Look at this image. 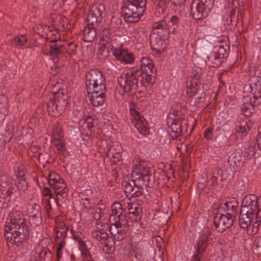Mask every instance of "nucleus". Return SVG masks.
<instances>
[{
  "mask_svg": "<svg viewBox=\"0 0 261 261\" xmlns=\"http://www.w3.org/2000/svg\"><path fill=\"white\" fill-rule=\"evenodd\" d=\"M16 192V190L12 187L1 188V196H0V197L3 198L4 204L6 200L10 202L12 199L15 200L16 198V196L15 195V193Z\"/></svg>",
  "mask_w": 261,
  "mask_h": 261,
  "instance_id": "c756f323",
  "label": "nucleus"
},
{
  "mask_svg": "<svg viewBox=\"0 0 261 261\" xmlns=\"http://www.w3.org/2000/svg\"><path fill=\"white\" fill-rule=\"evenodd\" d=\"M105 11V7L102 4H95L92 5L89 8L87 16V23L100 27Z\"/></svg>",
  "mask_w": 261,
  "mask_h": 261,
  "instance_id": "0eeeda50",
  "label": "nucleus"
},
{
  "mask_svg": "<svg viewBox=\"0 0 261 261\" xmlns=\"http://www.w3.org/2000/svg\"><path fill=\"white\" fill-rule=\"evenodd\" d=\"M162 37L158 36V37H154L153 36H150V44L152 47V45H155L156 46H160L162 44Z\"/></svg>",
  "mask_w": 261,
  "mask_h": 261,
  "instance_id": "603ef678",
  "label": "nucleus"
},
{
  "mask_svg": "<svg viewBox=\"0 0 261 261\" xmlns=\"http://www.w3.org/2000/svg\"><path fill=\"white\" fill-rule=\"evenodd\" d=\"M79 247V249L81 252V254H83V252L88 250L85 242L82 239L78 242Z\"/></svg>",
  "mask_w": 261,
  "mask_h": 261,
  "instance_id": "0e129e2a",
  "label": "nucleus"
},
{
  "mask_svg": "<svg viewBox=\"0 0 261 261\" xmlns=\"http://www.w3.org/2000/svg\"><path fill=\"white\" fill-rule=\"evenodd\" d=\"M224 210V213L227 215H230L233 218H236L237 214V206L234 205L232 202L227 201L224 203H221L218 208V212H220L221 210Z\"/></svg>",
  "mask_w": 261,
  "mask_h": 261,
  "instance_id": "bb28decb",
  "label": "nucleus"
},
{
  "mask_svg": "<svg viewBox=\"0 0 261 261\" xmlns=\"http://www.w3.org/2000/svg\"><path fill=\"white\" fill-rule=\"evenodd\" d=\"M218 177L216 176V175L214 176L213 175L212 177L209 180H207L206 181V184L205 186H216L218 184Z\"/></svg>",
  "mask_w": 261,
  "mask_h": 261,
  "instance_id": "13d9d810",
  "label": "nucleus"
},
{
  "mask_svg": "<svg viewBox=\"0 0 261 261\" xmlns=\"http://www.w3.org/2000/svg\"><path fill=\"white\" fill-rule=\"evenodd\" d=\"M206 64L212 67H217L220 65L222 63V59L213 50L207 53V55L204 56Z\"/></svg>",
  "mask_w": 261,
  "mask_h": 261,
  "instance_id": "393cba45",
  "label": "nucleus"
},
{
  "mask_svg": "<svg viewBox=\"0 0 261 261\" xmlns=\"http://www.w3.org/2000/svg\"><path fill=\"white\" fill-rule=\"evenodd\" d=\"M190 85H188L189 82L187 84V94L189 97H192L199 91V89L203 87V86L198 82L192 81V80H190Z\"/></svg>",
  "mask_w": 261,
  "mask_h": 261,
  "instance_id": "f704fd0d",
  "label": "nucleus"
},
{
  "mask_svg": "<svg viewBox=\"0 0 261 261\" xmlns=\"http://www.w3.org/2000/svg\"><path fill=\"white\" fill-rule=\"evenodd\" d=\"M30 224L37 227L42 223L41 208L38 204L30 205L28 208Z\"/></svg>",
  "mask_w": 261,
  "mask_h": 261,
  "instance_id": "9d476101",
  "label": "nucleus"
},
{
  "mask_svg": "<svg viewBox=\"0 0 261 261\" xmlns=\"http://www.w3.org/2000/svg\"><path fill=\"white\" fill-rule=\"evenodd\" d=\"M62 178H61L60 175L53 172L50 173L48 176V183L49 185L51 186L54 185V184L60 180Z\"/></svg>",
  "mask_w": 261,
  "mask_h": 261,
  "instance_id": "a18cd8bd",
  "label": "nucleus"
},
{
  "mask_svg": "<svg viewBox=\"0 0 261 261\" xmlns=\"http://www.w3.org/2000/svg\"><path fill=\"white\" fill-rule=\"evenodd\" d=\"M51 99L59 105L58 107L61 109L65 110L68 104V95L66 90L64 89H59L57 92L54 93Z\"/></svg>",
  "mask_w": 261,
  "mask_h": 261,
  "instance_id": "a211bd4d",
  "label": "nucleus"
},
{
  "mask_svg": "<svg viewBox=\"0 0 261 261\" xmlns=\"http://www.w3.org/2000/svg\"><path fill=\"white\" fill-rule=\"evenodd\" d=\"M107 88L87 91L91 104L94 107L102 106L106 101Z\"/></svg>",
  "mask_w": 261,
  "mask_h": 261,
  "instance_id": "9b49d317",
  "label": "nucleus"
},
{
  "mask_svg": "<svg viewBox=\"0 0 261 261\" xmlns=\"http://www.w3.org/2000/svg\"><path fill=\"white\" fill-rule=\"evenodd\" d=\"M64 46L65 47V54L67 53L70 56H74L76 54V49L79 47L77 43L72 42L65 45L64 44Z\"/></svg>",
  "mask_w": 261,
  "mask_h": 261,
  "instance_id": "a19ab883",
  "label": "nucleus"
},
{
  "mask_svg": "<svg viewBox=\"0 0 261 261\" xmlns=\"http://www.w3.org/2000/svg\"><path fill=\"white\" fill-rule=\"evenodd\" d=\"M55 146L59 151H64L66 149L65 144L64 141L59 142V143L56 144Z\"/></svg>",
  "mask_w": 261,
  "mask_h": 261,
  "instance_id": "69168bd1",
  "label": "nucleus"
},
{
  "mask_svg": "<svg viewBox=\"0 0 261 261\" xmlns=\"http://www.w3.org/2000/svg\"><path fill=\"white\" fill-rule=\"evenodd\" d=\"M136 182V180L132 179L128 181H124L122 184L125 194L129 199L131 198L135 193L137 191L136 188L138 184Z\"/></svg>",
  "mask_w": 261,
  "mask_h": 261,
  "instance_id": "a878e982",
  "label": "nucleus"
},
{
  "mask_svg": "<svg viewBox=\"0 0 261 261\" xmlns=\"http://www.w3.org/2000/svg\"><path fill=\"white\" fill-rule=\"evenodd\" d=\"M92 236L98 242L105 244V247L107 248V250H111L114 242L112 238L109 236L107 232L101 230H94Z\"/></svg>",
  "mask_w": 261,
  "mask_h": 261,
  "instance_id": "4468645a",
  "label": "nucleus"
},
{
  "mask_svg": "<svg viewBox=\"0 0 261 261\" xmlns=\"http://www.w3.org/2000/svg\"><path fill=\"white\" fill-rule=\"evenodd\" d=\"M214 176L216 175L218 177V179H220L221 180H223L224 178L223 177V171L221 169L219 168H216L214 171L213 174Z\"/></svg>",
  "mask_w": 261,
  "mask_h": 261,
  "instance_id": "bf43d9fd",
  "label": "nucleus"
},
{
  "mask_svg": "<svg viewBox=\"0 0 261 261\" xmlns=\"http://www.w3.org/2000/svg\"><path fill=\"white\" fill-rule=\"evenodd\" d=\"M49 37H51V35H49ZM49 38L51 39V44L49 45L50 54L54 57V60H55L56 58L58 59L61 55L65 54V47L64 44H62V41L59 39V37Z\"/></svg>",
  "mask_w": 261,
  "mask_h": 261,
  "instance_id": "2eb2a0df",
  "label": "nucleus"
},
{
  "mask_svg": "<svg viewBox=\"0 0 261 261\" xmlns=\"http://www.w3.org/2000/svg\"><path fill=\"white\" fill-rule=\"evenodd\" d=\"M249 81L250 88L254 92L243 95L241 107V111L246 117L250 116L254 112L255 107L261 106V77L252 76Z\"/></svg>",
  "mask_w": 261,
  "mask_h": 261,
  "instance_id": "f03ea898",
  "label": "nucleus"
},
{
  "mask_svg": "<svg viewBox=\"0 0 261 261\" xmlns=\"http://www.w3.org/2000/svg\"><path fill=\"white\" fill-rule=\"evenodd\" d=\"M81 254L86 258L87 261H95L92 259V256L88 250H86V251L83 252V254Z\"/></svg>",
  "mask_w": 261,
  "mask_h": 261,
  "instance_id": "774afa93",
  "label": "nucleus"
},
{
  "mask_svg": "<svg viewBox=\"0 0 261 261\" xmlns=\"http://www.w3.org/2000/svg\"><path fill=\"white\" fill-rule=\"evenodd\" d=\"M58 106L59 105H58L57 102L51 98H50L47 103V112L48 114L53 117L60 116L65 110L64 109H61Z\"/></svg>",
  "mask_w": 261,
  "mask_h": 261,
  "instance_id": "c85d7f7f",
  "label": "nucleus"
},
{
  "mask_svg": "<svg viewBox=\"0 0 261 261\" xmlns=\"http://www.w3.org/2000/svg\"><path fill=\"white\" fill-rule=\"evenodd\" d=\"M61 240V241L59 243L58 247L57 250V258L58 260H60L62 257V249L65 246L66 244L65 239Z\"/></svg>",
  "mask_w": 261,
  "mask_h": 261,
  "instance_id": "09e8293b",
  "label": "nucleus"
},
{
  "mask_svg": "<svg viewBox=\"0 0 261 261\" xmlns=\"http://www.w3.org/2000/svg\"><path fill=\"white\" fill-rule=\"evenodd\" d=\"M197 248L195 253L193 256V261H200L203 256L205 249L208 244V239L202 236L200 240L197 242Z\"/></svg>",
  "mask_w": 261,
  "mask_h": 261,
  "instance_id": "dca6fc26",
  "label": "nucleus"
},
{
  "mask_svg": "<svg viewBox=\"0 0 261 261\" xmlns=\"http://www.w3.org/2000/svg\"><path fill=\"white\" fill-rule=\"evenodd\" d=\"M109 220L110 223L117 224L120 227L128 228V221L125 212L121 214H119L118 216L110 215Z\"/></svg>",
  "mask_w": 261,
  "mask_h": 261,
  "instance_id": "412c9836",
  "label": "nucleus"
},
{
  "mask_svg": "<svg viewBox=\"0 0 261 261\" xmlns=\"http://www.w3.org/2000/svg\"><path fill=\"white\" fill-rule=\"evenodd\" d=\"M190 10L193 18L196 20H200L207 16L210 12L199 0L192 1L191 4Z\"/></svg>",
  "mask_w": 261,
  "mask_h": 261,
  "instance_id": "1a4fd4ad",
  "label": "nucleus"
},
{
  "mask_svg": "<svg viewBox=\"0 0 261 261\" xmlns=\"http://www.w3.org/2000/svg\"><path fill=\"white\" fill-rule=\"evenodd\" d=\"M154 67L153 64H150L148 66H141L140 70H135L142 77V80L145 83L153 84L155 82L156 73L153 72Z\"/></svg>",
  "mask_w": 261,
  "mask_h": 261,
  "instance_id": "f8f14e48",
  "label": "nucleus"
},
{
  "mask_svg": "<svg viewBox=\"0 0 261 261\" xmlns=\"http://www.w3.org/2000/svg\"><path fill=\"white\" fill-rule=\"evenodd\" d=\"M245 160L244 156L241 155L239 153L234 152L232 156H230L228 158V163L233 169L237 170L238 168L243 166Z\"/></svg>",
  "mask_w": 261,
  "mask_h": 261,
  "instance_id": "cd10ccee",
  "label": "nucleus"
},
{
  "mask_svg": "<svg viewBox=\"0 0 261 261\" xmlns=\"http://www.w3.org/2000/svg\"><path fill=\"white\" fill-rule=\"evenodd\" d=\"M16 186L18 189L24 191L28 188V182L26 181V178L18 179V182Z\"/></svg>",
  "mask_w": 261,
  "mask_h": 261,
  "instance_id": "de8ad7c7",
  "label": "nucleus"
},
{
  "mask_svg": "<svg viewBox=\"0 0 261 261\" xmlns=\"http://www.w3.org/2000/svg\"><path fill=\"white\" fill-rule=\"evenodd\" d=\"M24 224V218L23 213L21 212H15L12 213L10 222L6 226L5 228L8 230L16 229V227L21 226Z\"/></svg>",
  "mask_w": 261,
  "mask_h": 261,
  "instance_id": "6ab92c4d",
  "label": "nucleus"
},
{
  "mask_svg": "<svg viewBox=\"0 0 261 261\" xmlns=\"http://www.w3.org/2000/svg\"><path fill=\"white\" fill-rule=\"evenodd\" d=\"M151 177V174H147V175H142L139 176L137 180L136 181L138 183L141 182V184H138V185H141V187L147 189V188L149 186V182Z\"/></svg>",
  "mask_w": 261,
  "mask_h": 261,
  "instance_id": "37998d69",
  "label": "nucleus"
},
{
  "mask_svg": "<svg viewBox=\"0 0 261 261\" xmlns=\"http://www.w3.org/2000/svg\"><path fill=\"white\" fill-rule=\"evenodd\" d=\"M28 226L24 224L16 227V229H5L4 237L8 247L14 244L20 246L29 236Z\"/></svg>",
  "mask_w": 261,
  "mask_h": 261,
  "instance_id": "39448f33",
  "label": "nucleus"
},
{
  "mask_svg": "<svg viewBox=\"0 0 261 261\" xmlns=\"http://www.w3.org/2000/svg\"><path fill=\"white\" fill-rule=\"evenodd\" d=\"M56 231V242L58 240L65 239L67 237V232L68 230V227L63 222L57 224L55 228Z\"/></svg>",
  "mask_w": 261,
  "mask_h": 261,
  "instance_id": "7c9ffc66",
  "label": "nucleus"
},
{
  "mask_svg": "<svg viewBox=\"0 0 261 261\" xmlns=\"http://www.w3.org/2000/svg\"><path fill=\"white\" fill-rule=\"evenodd\" d=\"M213 130V128L212 127H209L206 128L204 133V136L208 140H212V134Z\"/></svg>",
  "mask_w": 261,
  "mask_h": 261,
  "instance_id": "e2e57ef3",
  "label": "nucleus"
},
{
  "mask_svg": "<svg viewBox=\"0 0 261 261\" xmlns=\"http://www.w3.org/2000/svg\"><path fill=\"white\" fill-rule=\"evenodd\" d=\"M234 218L230 215L218 212L214 217V224L218 231L223 232L232 225Z\"/></svg>",
  "mask_w": 261,
  "mask_h": 261,
  "instance_id": "6e6552de",
  "label": "nucleus"
},
{
  "mask_svg": "<svg viewBox=\"0 0 261 261\" xmlns=\"http://www.w3.org/2000/svg\"><path fill=\"white\" fill-rule=\"evenodd\" d=\"M99 27H96L94 25L87 23L83 31V39L86 42H93L97 35V30Z\"/></svg>",
  "mask_w": 261,
  "mask_h": 261,
  "instance_id": "aec40b11",
  "label": "nucleus"
},
{
  "mask_svg": "<svg viewBox=\"0 0 261 261\" xmlns=\"http://www.w3.org/2000/svg\"><path fill=\"white\" fill-rule=\"evenodd\" d=\"M51 187L54 189L55 192L56 193V198L54 199L55 201L58 205L59 200L65 201L67 197V185L65 181L61 179L54 184Z\"/></svg>",
  "mask_w": 261,
  "mask_h": 261,
  "instance_id": "ddd939ff",
  "label": "nucleus"
},
{
  "mask_svg": "<svg viewBox=\"0 0 261 261\" xmlns=\"http://www.w3.org/2000/svg\"><path fill=\"white\" fill-rule=\"evenodd\" d=\"M170 135L174 139H176L178 136L182 135V125L180 120H174L172 124L170 125Z\"/></svg>",
  "mask_w": 261,
  "mask_h": 261,
  "instance_id": "473e14b6",
  "label": "nucleus"
},
{
  "mask_svg": "<svg viewBox=\"0 0 261 261\" xmlns=\"http://www.w3.org/2000/svg\"><path fill=\"white\" fill-rule=\"evenodd\" d=\"M228 48L227 45L225 44V46L222 45H218L214 47L213 50L215 53L217 54L218 57H220L221 59L227 57L228 53L226 49Z\"/></svg>",
  "mask_w": 261,
  "mask_h": 261,
  "instance_id": "58836bf2",
  "label": "nucleus"
},
{
  "mask_svg": "<svg viewBox=\"0 0 261 261\" xmlns=\"http://www.w3.org/2000/svg\"><path fill=\"white\" fill-rule=\"evenodd\" d=\"M109 231L115 240L119 241L122 240L126 237V228L120 227L117 224L110 223Z\"/></svg>",
  "mask_w": 261,
  "mask_h": 261,
  "instance_id": "b1692460",
  "label": "nucleus"
},
{
  "mask_svg": "<svg viewBox=\"0 0 261 261\" xmlns=\"http://www.w3.org/2000/svg\"><path fill=\"white\" fill-rule=\"evenodd\" d=\"M11 182V179L8 175L4 173L0 174V186L1 188L6 187Z\"/></svg>",
  "mask_w": 261,
  "mask_h": 261,
  "instance_id": "c03bdc74",
  "label": "nucleus"
},
{
  "mask_svg": "<svg viewBox=\"0 0 261 261\" xmlns=\"http://www.w3.org/2000/svg\"><path fill=\"white\" fill-rule=\"evenodd\" d=\"M216 131L218 132V134L215 137V140L217 141L218 144H220L223 142H225L230 138V133H225L224 132H221L220 126L217 127L216 128Z\"/></svg>",
  "mask_w": 261,
  "mask_h": 261,
  "instance_id": "4c0bfd02",
  "label": "nucleus"
},
{
  "mask_svg": "<svg viewBox=\"0 0 261 261\" xmlns=\"http://www.w3.org/2000/svg\"><path fill=\"white\" fill-rule=\"evenodd\" d=\"M123 45L114 49V56L118 60L125 63H132L134 61V55L132 54L128 53L127 50L122 48Z\"/></svg>",
  "mask_w": 261,
  "mask_h": 261,
  "instance_id": "f3484780",
  "label": "nucleus"
},
{
  "mask_svg": "<svg viewBox=\"0 0 261 261\" xmlns=\"http://www.w3.org/2000/svg\"><path fill=\"white\" fill-rule=\"evenodd\" d=\"M138 73L135 70L130 71L125 74L124 77L118 78V82L123 93L136 91L138 88L145 86L144 81Z\"/></svg>",
  "mask_w": 261,
  "mask_h": 261,
  "instance_id": "20e7f679",
  "label": "nucleus"
},
{
  "mask_svg": "<svg viewBox=\"0 0 261 261\" xmlns=\"http://www.w3.org/2000/svg\"><path fill=\"white\" fill-rule=\"evenodd\" d=\"M261 221V196L254 194L246 195L243 199L239 214V223L243 229L250 226L253 222L252 231L256 233L259 222Z\"/></svg>",
  "mask_w": 261,
  "mask_h": 261,
  "instance_id": "f257e3e1",
  "label": "nucleus"
},
{
  "mask_svg": "<svg viewBox=\"0 0 261 261\" xmlns=\"http://www.w3.org/2000/svg\"><path fill=\"white\" fill-rule=\"evenodd\" d=\"M39 255L41 258L45 260L46 256H48V257L51 256V252L49 250L44 249L40 252Z\"/></svg>",
  "mask_w": 261,
  "mask_h": 261,
  "instance_id": "052dcab7",
  "label": "nucleus"
},
{
  "mask_svg": "<svg viewBox=\"0 0 261 261\" xmlns=\"http://www.w3.org/2000/svg\"><path fill=\"white\" fill-rule=\"evenodd\" d=\"M85 124L89 129H91L95 125L97 124L96 120L92 118L91 117L87 118L85 121Z\"/></svg>",
  "mask_w": 261,
  "mask_h": 261,
  "instance_id": "864d4df0",
  "label": "nucleus"
},
{
  "mask_svg": "<svg viewBox=\"0 0 261 261\" xmlns=\"http://www.w3.org/2000/svg\"><path fill=\"white\" fill-rule=\"evenodd\" d=\"M16 176L17 179H21V178H25V171L24 170L23 167H22L21 168H19L18 169V171L16 173Z\"/></svg>",
  "mask_w": 261,
  "mask_h": 261,
  "instance_id": "680f3d73",
  "label": "nucleus"
},
{
  "mask_svg": "<svg viewBox=\"0 0 261 261\" xmlns=\"http://www.w3.org/2000/svg\"><path fill=\"white\" fill-rule=\"evenodd\" d=\"M200 2L210 11L214 6L215 0H201Z\"/></svg>",
  "mask_w": 261,
  "mask_h": 261,
  "instance_id": "6e6d98bb",
  "label": "nucleus"
},
{
  "mask_svg": "<svg viewBox=\"0 0 261 261\" xmlns=\"http://www.w3.org/2000/svg\"><path fill=\"white\" fill-rule=\"evenodd\" d=\"M236 134L238 136L244 137L247 134L248 130H249L247 125V121L245 120L240 121L237 123L236 127Z\"/></svg>",
  "mask_w": 261,
  "mask_h": 261,
  "instance_id": "c9c22d12",
  "label": "nucleus"
},
{
  "mask_svg": "<svg viewBox=\"0 0 261 261\" xmlns=\"http://www.w3.org/2000/svg\"><path fill=\"white\" fill-rule=\"evenodd\" d=\"M49 35H51L50 37L51 38H55L58 37L59 39H60V35L57 31L49 30V33L46 35V39L48 40L50 44H51V39L49 38Z\"/></svg>",
  "mask_w": 261,
  "mask_h": 261,
  "instance_id": "4d7b16f0",
  "label": "nucleus"
},
{
  "mask_svg": "<svg viewBox=\"0 0 261 261\" xmlns=\"http://www.w3.org/2000/svg\"><path fill=\"white\" fill-rule=\"evenodd\" d=\"M145 10V8L129 0H123L121 13L125 22L135 23L140 19Z\"/></svg>",
  "mask_w": 261,
  "mask_h": 261,
  "instance_id": "7ed1b4c3",
  "label": "nucleus"
},
{
  "mask_svg": "<svg viewBox=\"0 0 261 261\" xmlns=\"http://www.w3.org/2000/svg\"><path fill=\"white\" fill-rule=\"evenodd\" d=\"M86 86L87 91L106 87V79L99 69H91L86 75Z\"/></svg>",
  "mask_w": 261,
  "mask_h": 261,
  "instance_id": "423d86ee",
  "label": "nucleus"
},
{
  "mask_svg": "<svg viewBox=\"0 0 261 261\" xmlns=\"http://www.w3.org/2000/svg\"><path fill=\"white\" fill-rule=\"evenodd\" d=\"M128 218L131 221L138 222L141 220L142 218L141 208L139 207L129 208Z\"/></svg>",
  "mask_w": 261,
  "mask_h": 261,
  "instance_id": "e433bc0d",
  "label": "nucleus"
},
{
  "mask_svg": "<svg viewBox=\"0 0 261 261\" xmlns=\"http://www.w3.org/2000/svg\"><path fill=\"white\" fill-rule=\"evenodd\" d=\"M112 214L115 216L119 215V214H122L125 212V207H123L121 203L118 201L114 202L111 207Z\"/></svg>",
  "mask_w": 261,
  "mask_h": 261,
  "instance_id": "ea45409f",
  "label": "nucleus"
},
{
  "mask_svg": "<svg viewBox=\"0 0 261 261\" xmlns=\"http://www.w3.org/2000/svg\"><path fill=\"white\" fill-rule=\"evenodd\" d=\"M134 167L135 168L132 174L136 173L137 175H139L140 176L151 174L150 168L146 166L145 162H139L135 165Z\"/></svg>",
  "mask_w": 261,
  "mask_h": 261,
  "instance_id": "72a5a7b5",
  "label": "nucleus"
},
{
  "mask_svg": "<svg viewBox=\"0 0 261 261\" xmlns=\"http://www.w3.org/2000/svg\"><path fill=\"white\" fill-rule=\"evenodd\" d=\"M150 64H152V61L148 58H142L141 60V66H148Z\"/></svg>",
  "mask_w": 261,
  "mask_h": 261,
  "instance_id": "338daca9",
  "label": "nucleus"
},
{
  "mask_svg": "<svg viewBox=\"0 0 261 261\" xmlns=\"http://www.w3.org/2000/svg\"><path fill=\"white\" fill-rule=\"evenodd\" d=\"M15 42L17 45L22 46L27 42V36L25 35H21L19 37L15 38Z\"/></svg>",
  "mask_w": 261,
  "mask_h": 261,
  "instance_id": "5fc2aeb1",
  "label": "nucleus"
},
{
  "mask_svg": "<svg viewBox=\"0 0 261 261\" xmlns=\"http://www.w3.org/2000/svg\"><path fill=\"white\" fill-rule=\"evenodd\" d=\"M118 48V47H114L112 44V42H111L107 44H103V45H100L99 49L103 52L106 51L107 53H108L110 51V50H112L113 51V53L114 54V49H117Z\"/></svg>",
  "mask_w": 261,
  "mask_h": 261,
  "instance_id": "3c124183",
  "label": "nucleus"
},
{
  "mask_svg": "<svg viewBox=\"0 0 261 261\" xmlns=\"http://www.w3.org/2000/svg\"><path fill=\"white\" fill-rule=\"evenodd\" d=\"M193 97H194L196 100H198L197 102H200L202 101L205 98V93L203 87L201 89H199V91L195 94V95ZM196 102H197V101H196Z\"/></svg>",
  "mask_w": 261,
  "mask_h": 261,
  "instance_id": "8fccbe9b",
  "label": "nucleus"
},
{
  "mask_svg": "<svg viewBox=\"0 0 261 261\" xmlns=\"http://www.w3.org/2000/svg\"><path fill=\"white\" fill-rule=\"evenodd\" d=\"M136 190L137 191L135 193L131 198H133L134 201H137L138 204L141 205L146 199V195L147 193V190L141 187V185H138L136 188Z\"/></svg>",
  "mask_w": 261,
  "mask_h": 261,
  "instance_id": "2f4dec72",
  "label": "nucleus"
},
{
  "mask_svg": "<svg viewBox=\"0 0 261 261\" xmlns=\"http://www.w3.org/2000/svg\"><path fill=\"white\" fill-rule=\"evenodd\" d=\"M228 18H229L230 24L232 26H236L239 21V18L238 15H235L234 9L231 10Z\"/></svg>",
  "mask_w": 261,
  "mask_h": 261,
  "instance_id": "49530a36",
  "label": "nucleus"
},
{
  "mask_svg": "<svg viewBox=\"0 0 261 261\" xmlns=\"http://www.w3.org/2000/svg\"><path fill=\"white\" fill-rule=\"evenodd\" d=\"M13 137V133L10 130H5L0 136V145L5 146L7 142H10Z\"/></svg>",
  "mask_w": 261,
  "mask_h": 261,
  "instance_id": "79ce46f5",
  "label": "nucleus"
},
{
  "mask_svg": "<svg viewBox=\"0 0 261 261\" xmlns=\"http://www.w3.org/2000/svg\"><path fill=\"white\" fill-rule=\"evenodd\" d=\"M152 28L153 31H156V32L153 33L162 38H164L166 35L169 34V29L164 20L154 22Z\"/></svg>",
  "mask_w": 261,
  "mask_h": 261,
  "instance_id": "4be33fe9",
  "label": "nucleus"
},
{
  "mask_svg": "<svg viewBox=\"0 0 261 261\" xmlns=\"http://www.w3.org/2000/svg\"><path fill=\"white\" fill-rule=\"evenodd\" d=\"M132 113L133 115H135V118L137 120L136 127L138 132L143 135L147 134L149 128L144 124L143 120L144 118L141 116V114L136 110H133Z\"/></svg>",
  "mask_w": 261,
  "mask_h": 261,
  "instance_id": "5701e85b",
  "label": "nucleus"
}]
</instances>
